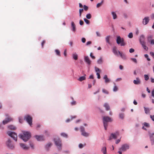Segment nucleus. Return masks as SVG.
I'll return each mask as SVG.
<instances>
[{
	"instance_id": "1",
	"label": "nucleus",
	"mask_w": 154,
	"mask_h": 154,
	"mask_svg": "<svg viewBox=\"0 0 154 154\" xmlns=\"http://www.w3.org/2000/svg\"><path fill=\"white\" fill-rule=\"evenodd\" d=\"M19 137L25 142L28 140L31 137L30 133L28 131H23V134H20Z\"/></svg>"
},
{
	"instance_id": "2",
	"label": "nucleus",
	"mask_w": 154,
	"mask_h": 154,
	"mask_svg": "<svg viewBox=\"0 0 154 154\" xmlns=\"http://www.w3.org/2000/svg\"><path fill=\"white\" fill-rule=\"evenodd\" d=\"M103 122L105 129L107 130L108 126V122H111L112 121V119L108 116H103L102 117Z\"/></svg>"
},
{
	"instance_id": "3",
	"label": "nucleus",
	"mask_w": 154,
	"mask_h": 154,
	"mask_svg": "<svg viewBox=\"0 0 154 154\" xmlns=\"http://www.w3.org/2000/svg\"><path fill=\"white\" fill-rule=\"evenodd\" d=\"M55 144L58 149L60 150L62 148V141L59 138H55L54 139Z\"/></svg>"
},
{
	"instance_id": "4",
	"label": "nucleus",
	"mask_w": 154,
	"mask_h": 154,
	"mask_svg": "<svg viewBox=\"0 0 154 154\" xmlns=\"http://www.w3.org/2000/svg\"><path fill=\"white\" fill-rule=\"evenodd\" d=\"M116 41L118 45H120L121 46H125L126 45L124 39L119 36H117Z\"/></svg>"
},
{
	"instance_id": "5",
	"label": "nucleus",
	"mask_w": 154,
	"mask_h": 154,
	"mask_svg": "<svg viewBox=\"0 0 154 154\" xmlns=\"http://www.w3.org/2000/svg\"><path fill=\"white\" fill-rule=\"evenodd\" d=\"M24 119L31 126L32 125V118L31 116L29 115H27L24 117Z\"/></svg>"
},
{
	"instance_id": "6",
	"label": "nucleus",
	"mask_w": 154,
	"mask_h": 154,
	"mask_svg": "<svg viewBox=\"0 0 154 154\" xmlns=\"http://www.w3.org/2000/svg\"><path fill=\"white\" fill-rule=\"evenodd\" d=\"M148 134L151 145L152 146H153L154 145V132L149 131Z\"/></svg>"
},
{
	"instance_id": "7",
	"label": "nucleus",
	"mask_w": 154,
	"mask_h": 154,
	"mask_svg": "<svg viewBox=\"0 0 154 154\" xmlns=\"http://www.w3.org/2000/svg\"><path fill=\"white\" fill-rule=\"evenodd\" d=\"M8 135L10 136L15 141L17 140V134L15 132L8 131L7 132Z\"/></svg>"
},
{
	"instance_id": "8",
	"label": "nucleus",
	"mask_w": 154,
	"mask_h": 154,
	"mask_svg": "<svg viewBox=\"0 0 154 154\" xmlns=\"http://www.w3.org/2000/svg\"><path fill=\"white\" fill-rule=\"evenodd\" d=\"M80 129L82 135L85 137H88L89 136V134L85 131V128L83 126H80Z\"/></svg>"
},
{
	"instance_id": "9",
	"label": "nucleus",
	"mask_w": 154,
	"mask_h": 154,
	"mask_svg": "<svg viewBox=\"0 0 154 154\" xmlns=\"http://www.w3.org/2000/svg\"><path fill=\"white\" fill-rule=\"evenodd\" d=\"M6 145L9 149H13L15 147L14 144L9 139H8L6 142Z\"/></svg>"
},
{
	"instance_id": "10",
	"label": "nucleus",
	"mask_w": 154,
	"mask_h": 154,
	"mask_svg": "<svg viewBox=\"0 0 154 154\" xmlns=\"http://www.w3.org/2000/svg\"><path fill=\"white\" fill-rule=\"evenodd\" d=\"M130 146L129 144L125 143L122 145L119 150L122 151H125L129 149Z\"/></svg>"
},
{
	"instance_id": "11",
	"label": "nucleus",
	"mask_w": 154,
	"mask_h": 154,
	"mask_svg": "<svg viewBox=\"0 0 154 154\" xmlns=\"http://www.w3.org/2000/svg\"><path fill=\"white\" fill-rule=\"evenodd\" d=\"M119 134V132L117 131L114 133H112L109 136L108 140H111L112 138L114 139H116L117 138V136H118Z\"/></svg>"
},
{
	"instance_id": "12",
	"label": "nucleus",
	"mask_w": 154,
	"mask_h": 154,
	"mask_svg": "<svg viewBox=\"0 0 154 154\" xmlns=\"http://www.w3.org/2000/svg\"><path fill=\"white\" fill-rule=\"evenodd\" d=\"M150 20L149 17L146 16L142 19V23L143 25H147L149 22Z\"/></svg>"
},
{
	"instance_id": "13",
	"label": "nucleus",
	"mask_w": 154,
	"mask_h": 154,
	"mask_svg": "<svg viewBox=\"0 0 154 154\" xmlns=\"http://www.w3.org/2000/svg\"><path fill=\"white\" fill-rule=\"evenodd\" d=\"M13 120V119L10 117L8 116L3 121L2 123L4 125H6Z\"/></svg>"
},
{
	"instance_id": "14",
	"label": "nucleus",
	"mask_w": 154,
	"mask_h": 154,
	"mask_svg": "<svg viewBox=\"0 0 154 154\" xmlns=\"http://www.w3.org/2000/svg\"><path fill=\"white\" fill-rule=\"evenodd\" d=\"M112 51L114 55L117 56H119V54L120 53V51L117 50L116 47L115 46L112 48Z\"/></svg>"
},
{
	"instance_id": "15",
	"label": "nucleus",
	"mask_w": 154,
	"mask_h": 154,
	"mask_svg": "<svg viewBox=\"0 0 154 154\" xmlns=\"http://www.w3.org/2000/svg\"><path fill=\"white\" fill-rule=\"evenodd\" d=\"M20 146L21 149L24 150H27L29 148L28 146L23 143H20Z\"/></svg>"
},
{
	"instance_id": "16",
	"label": "nucleus",
	"mask_w": 154,
	"mask_h": 154,
	"mask_svg": "<svg viewBox=\"0 0 154 154\" xmlns=\"http://www.w3.org/2000/svg\"><path fill=\"white\" fill-rule=\"evenodd\" d=\"M84 60L85 62L88 65H90L91 63V60L88 56H85L84 57Z\"/></svg>"
},
{
	"instance_id": "17",
	"label": "nucleus",
	"mask_w": 154,
	"mask_h": 154,
	"mask_svg": "<svg viewBox=\"0 0 154 154\" xmlns=\"http://www.w3.org/2000/svg\"><path fill=\"white\" fill-rule=\"evenodd\" d=\"M141 80L138 77L136 78V79L133 81V83L136 85H139L141 84Z\"/></svg>"
},
{
	"instance_id": "18",
	"label": "nucleus",
	"mask_w": 154,
	"mask_h": 154,
	"mask_svg": "<svg viewBox=\"0 0 154 154\" xmlns=\"http://www.w3.org/2000/svg\"><path fill=\"white\" fill-rule=\"evenodd\" d=\"M35 137L36 140L38 141H41L44 140V138L43 136L35 135Z\"/></svg>"
},
{
	"instance_id": "19",
	"label": "nucleus",
	"mask_w": 154,
	"mask_h": 154,
	"mask_svg": "<svg viewBox=\"0 0 154 154\" xmlns=\"http://www.w3.org/2000/svg\"><path fill=\"white\" fill-rule=\"evenodd\" d=\"M52 145V143L50 142L48 143L45 144V149L47 151H49Z\"/></svg>"
},
{
	"instance_id": "20",
	"label": "nucleus",
	"mask_w": 154,
	"mask_h": 154,
	"mask_svg": "<svg viewBox=\"0 0 154 154\" xmlns=\"http://www.w3.org/2000/svg\"><path fill=\"white\" fill-rule=\"evenodd\" d=\"M103 79L104 80V82L106 84L109 83L110 82V80L108 78L107 75H104Z\"/></svg>"
},
{
	"instance_id": "21",
	"label": "nucleus",
	"mask_w": 154,
	"mask_h": 154,
	"mask_svg": "<svg viewBox=\"0 0 154 154\" xmlns=\"http://www.w3.org/2000/svg\"><path fill=\"white\" fill-rule=\"evenodd\" d=\"M143 108L144 109L145 113L146 114H149L151 109L149 108L146 107L145 106H144Z\"/></svg>"
},
{
	"instance_id": "22",
	"label": "nucleus",
	"mask_w": 154,
	"mask_h": 154,
	"mask_svg": "<svg viewBox=\"0 0 154 154\" xmlns=\"http://www.w3.org/2000/svg\"><path fill=\"white\" fill-rule=\"evenodd\" d=\"M111 14L112 16L113 19V20H116L117 18L118 17L116 12L114 11H112L111 12Z\"/></svg>"
},
{
	"instance_id": "23",
	"label": "nucleus",
	"mask_w": 154,
	"mask_h": 154,
	"mask_svg": "<svg viewBox=\"0 0 154 154\" xmlns=\"http://www.w3.org/2000/svg\"><path fill=\"white\" fill-rule=\"evenodd\" d=\"M103 106L105 108L106 110L108 111L110 109L109 104L107 103H105L103 105Z\"/></svg>"
},
{
	"instance_id": "24",
	"label": "nucleus",
	"mask_w": 154,
	"mask_h": 154,
	"mask_svg": "<svg viewBox=\"0 0 154 154\" xmlns=\"http://www.w3.org/2000/svg\"><path fill=\"white\" fill-rule=\"evenodd\" d=\"M71 27H72V30L73 32H75L76 30L75 25L73 22H71Z\"/></svg>"
},
{
	"instance_id": "25",
	"label": "nucleus",
	"mask_w": 154,
	"mask_h": 154,
	"mask_svg": "<svg viewBox=\"0 0 154 154\" xmlns=\"http://www.w3.org/2000/svg\"><path fill=\"white\" fill-rule=\"evenodd\" d=\"M103 62V60L102 57H100V58L97 60V63L98 64H101Z\"/></svg>"
},
{
	"instance_id": "26",
	"label": "nucleus",
	"mask_w": 154,
	"mask_h": 154,
	"mask_svg": "<svg viewBox=\"0 0 154 154\" xmlns=\"http://www.w3.org/2000/svg\"><path fill=\"white\" fill-rule=\"evenodd\" d=\"M110 38V36L109 35H107L105 37V40L106 42H107L109 44H110V43L109 41Z\"/></svg>"
},
{
	"instance_id": "27",
	"label": "nucleus",
	"mask_w": 154,
	"mask_h": 154,
	"mask_svg": "<svg viewBox=\"0 0 154 154\" xmlns=\"http://www.w3.org/2000/svg\"><path fill=\"white\" fill-rule=\"evenodd\" d=\"M78 54L76 52H74L72 54V57L75 60H76L78 59Z\"/></svg>"
},
{
	"instance_id": "28",
	"label": "nucleus",
	"mask_w": 154,
	"mask_h": 154,
	"mask_svg": "<svg viewBox=\"0 0 154 154\" xmlns=\"http://www.w3.org/2000/svg\"><path fill=\"white\" fill-rule=\"evenodd\" d=\"M85 76L86 74H85L84 76L80 77L78 80L80 82L85 80L86 79Z\"/></svg>"
},
{
	"instance_id": "29",
	"label": "nucleus",
	"mask_w": 154,
	"mask_h": 154,
	"mask_svg": "<svg viewBox=\"0 0 154 154\" xmlns=\"http://www.w3.org/2000/svg\"><path fill=\"white\" fill-rule=\"evenodd\" d=\"M101 151L103 154H106V147H103L101 149Z\"/></svg>"
},
{
	"instance_id": "30",
	"label": "nucleus",
	"mask_w": 154,
	"mask_h": 154,
	"mask_svg": "<svg viewBox=\"0 0 154 154\" xmlns=\"http://www.w3.org/2000/svg\"><path fill=\"white\" fill-rule=\"evenodd\" d=\"M119 55L122 59L124 60L126 59V57L125 55V54L120 52V53L119 54Z\"/></svg>"
},
{
	"instance_id": "31",
	"label": "nucleus",
	"mask_w": 154,
	"mask_h": 154,
	"mask_svg": "<svg viewBox=\"0 0 154 154\" xmlns=\"http://www.w3.org/2000/svg\"><path fill=\"white\" fill-rule=\"evenodd\" d=\"M114 85L113 89V91L114 92H116L118 90V88L116 85V84L115 83H114Z\"/></svg>"
},
{
	"instance_id": "32",
	"label": "nucleus",
	"mask_w": 154,
	"mask_h": 154,
	"mask_svg": "<svg viewBox=\"0 0 154 154\" xmlns=\"http://www.w3.org/2000/svg\"><path fill=\"white\" fill-rule=\"evenodd\" d=\"M60 135L61 136L64 137H65L66 138L68 137V135L67 134L64 132L61 133L60 134Z\"/></svg>"
},
{
	"instance_id": "33",
	"label": "nucleus",
	"mask_w": 154,
	"mask_h": 154,
	"mask_svg": "<svg viewBox=\"0 0 154 154\" xmlns=\"http://www.w3.org/2000/svg\"><path fill=\"white\" fill-rule=\"evenodd\" d=\"M103 0H102V1H101V2L100 3H97V6H96L97 8H98L99 7H100V6H101L102 5V4L103 3Z\"/></svg>"
},
{
	"instance_id": "34",
	"label": "nucleus",
	"mask_w": 154,
	"mask_h": 154,
	"mask_svg": "<svg viewBox=\"0 0 154 154\" xmlns=\"http://www.w3.org/2000/svg\"><path fill=\"white\" fill-rule=\"evenodd\" d=\"M119 118L122 119H123L124 118V113H119Z\"/></svg>"
},
{
	"instance_id": "35",
	"label": "nucleus",
	"mask_w": 154,
	"mask_h": 154,
	"mask_svg": "<svg viewBox=\"0 0 154 154\" xmlns=\"http://www.w3.org/2000/svg\"><path fill=\"white\" fill-rule=\"evenodd\" d=\"M76 118V116H71V119H67L66 120V122H69L70 121L72 120L73 119H75Z\"/></svg>"
},
{
	"instance_id": "36",
	"label": "nucleus",
	"mask_w": 154,
	"mask_h": 154,
	"mask_svg": "<svg viewBox=\"0 0 154 154\" xmlns=\"http://www.w3.org/2000/svg\"><path fill=\"white\" fill-rule=\"evenodd\" d=\"M8 128L14 130L16 128L13 125H10L8 126Z\"/></svg>"
},
{
	"instance_id": "37",
	"label": "nucleus",
	"mask_w": 154,
	"mask_h": 154,
	"mask_svg": "<svg viewBox=\"0 0 154 154\" xmlns=\"http://www.w3.org/2000/svg\"><path fill=\"white\" fill-rule=\"evenodd\" d=\"M144 38H145V36L144 35H141L140 36V39H139L140 41H144Z\"/></svg>"
},
{
	"instance_id": "38",
	"label": "nucleus",
	"mask_w": 154,
	"mask_h": 154,
	"mask_svg": "<svg viewBox=\"0 0 154 154\" xmlns=\"http://www.w3.org/2000/svg\"><path fill=\"white\" fill-rule=\"evenodd\" d=\"M102 91L103 93H104L105 94H108L109 93V92L107 91L104 88H103L102 89Z\"/></svg>"
},
{
	"instance_id": "39",
	"label": "nucleus",
	"mask_w": 154,
	"mask_h": 154,
	"mask_svg": "<svg viewBox=\"0 0 154 154\" xmlns=\"http://www.w3.org/2000/svg\"><path fill=\"white\" fill-rule=\"evenodd\" d=\"M143 125L145 127H149V123H146V122H144L143 124Z\"/></svg>"
},
{
	"instance_id": "40",
	"label": "nucleus",
	"mask_w": 154,
	"mask_h": 154,
	"mask_svg": "<svg viewBox=\"0 0 154 154\" xmlns=\"http://www.w3.org/2000/svg\"><path fill=\"white\" fill-rule=\"evenodd\" d=\"M55 51L56 52V54L57 55L59 56H60V51L57 49H56L55 50Z\"/></svg>"
},
{
	"instance_id": "41",
	"label": "nucleus",
	"mask_w": 154,
	"mask_h": 154,
	"mask_svg": "<svg viewBox=\"0 0 154 154\" xmlns=\"http://www.w3.org/2000/svg\"><path fill=\"white\" fill-rule=\"evenodd\" d=\"M94 68L95 71L97 73L99 72H99H100L101 71L98 68H97L96 67H95Z\"/></svg>"
},
{
	"instance_id": "42",
	"label": "nucleus",
	"mask_w": 154,
	"mask_h": 154,
	"mask_svg": "<svg viewBox=\"0 0 154 154\" xmlns=\"http://www.w3.org/2000/svg\"><path fill=\"white\" fill-rule=\"evenodd\" d=\"M70 104L72 106L75 105L76 104V102L74 100H72L70 103Z\"/></svg>"
},
{
	"instance_id": "43",
	"label": "nucleus",
	"mask_w": 154,
	"mask_h": 154,
	"mask_svg": "<svg viewBox=\"0 0 154 154\" xmlns=\"http://www.w3.org/2000/svg\"><path fill=\"white\" fill-rule=\"evenodd\" d=\"M86 17L87 19H90L91 17V15L90 14H88L86 15Z\"/></svg>"
},
{
	"instance_id": "44",
	"label": "nucleus",
	"mask_w": 154,
	"mask_h": 154,
	"mask_svg": "<svg viewBox=\"0 0 154 154\" xmlns=\"http://www.w3.org/2000/svg\"><path fill=\"white\" fill-rule=\"evenodd\" d=\"M128 37L129 38H131L133 37V34L132 32H130L129 33Z\"/></svg>"
},
{
	"instance_id": "45",
	"label": "nucleus",
	"mask_w": 154,
	"mask_h": 154,
	"mask_svg": "<svg viewBox=\"0 0 154 154\" xmlns=\"http://www.w3.org/2000/svg\"><path fill=\"white\" fill-rule=\"evenodd\" d=\"M84 20L85 22L87 24H89L90 23V22L89 20L86 18H84Z\"/></svg>"
},
{
	"instance_id": "46",
	"label": "nucleus",
	"mask_w": 154,
	"mask_h": 154,
	"mask_svg": "<svg viewBox=\"0 0 154 154\" xmlns=\"http://www.w3.org/2000/svg\"><path fill=\"white\" fill-rule=\"evenodd\" d=\"M145 80L146 81L148 80L149 79V76L147 75H144Z\"/></svg>"
},
{
	"instance_id": "47",
	"label": "nucleus",
	"mask_w": 154,
	"mask_h": 154,
	"mask_svg": "<svg viewBox=\"0 0 154 154\" xmlns=\"http://www.w3.org/2000/svg\"><path fill=\"white\" fill-rule=\"evenodd\" d=\"M131 59L135 63H137V60L136 58H131Z\"/></svg>"
},
{
	"instance_id": "48",
	"label": "nucleus",
	"mask_w": 154,
	"mask_h": 154,
	"mask_svg": "<svg viewBox=\"0 0 154 154\" xmlns=\"http://www.w3.org/2000/svg\"><path fill=\"white\" fill-rule=\"evenodd\" d=\"M4 124H3V123H0V129H4Z\"/></svg>"
},
{
	"instance_id": "49",
	"label": "nucleus",
	"mask_w": 154,
	"mask_h": 154,
	"mask_svg": "<svg viewBox=\"0 0 154 154\" xmlns=\"http://www.w3.org/2000/svg\"><path fill=\"white\" fill-rule=\"evenodd\" d=\"M145 57L147 58V59L148 61H150V58H149L148 55L147 54H145L144 55Z\"/></svg>"
},
{
	"instance_id": "50",
	"label": "nucleus",
	"mask_w": 154,
	"mask_h": 154,
	"mask_svg": "<svg viewBox=\"0 0 154 154\" xmlns=\"http://www.w3.org/2000/svg\"><path fill=\"white\" fill-rule=\"evenodd\" d=\"M124 17L125 19H127L128 17V15L126 13H124L123 14Z\"/></svg>"
},
{
	"instance_id": "51",
	"label": "nucleus",
	"mask_w": 154,
	"mask_h": 154,
	"mask_svg": "<svg viewBox=\"0 0 154 154\" xmlns=\"http://www.w3.org/2000/svg\"><path fill=\"white\" fill-rule=\"evenodd\" d=\"M83 8L85 11H86L88 9V7L86 5H84L83 6Z\"/></svg>"
},
{
	"instance_id": "52",
	"label": "nucleus",
	"mask_w": 154,
	"mask_h": 154,
	"mask_svg": "<svg viewBox=\"0 0 154 154\" xmlns=\"http://www.w3.org/2000/svg\"><path fill=\"white\" fill-rule=\"evenodd\" d=\"M19 121L20 123H22L23 122V120L21 117H19L18 118Z\"/></svg>"
},
{
	"instance_id": "53",
	"label": "nucleus",
	"mask_w": 154,
	"mask_h": 154,
	"mask_svg": "<svg viewBox=\"0 0 154 154\" xmlns=\"http://www.w3.org/2000/svg\"><path fill=\"white\" fill-rule=\"evenodd\" d=\"M152 37L151 36H149L147 37V40L149 42L152 39Z\"/></svg>"
},
{
	"instance_id": "54",
	"label": "nucleus",
	"mask_w": 154,
	"mask_h": 154,
	"mask_svg": "<svg viewBox=\"0 0 154 154\" xmlns=\"http://www.w3.org/2000/svg\"><path fill=\"white\" fill-rule=\"evenodd\" d=\"M140 41L142 46L145 45V42L144 41Z\"/></svg>"
},
{
	"instance_id": "55",
	"label": "nucleus",
	"mask_w": 154,
	"mask_h": 154,
	"mask_svg": "<svg viewBox=\"0 0 154 154\" xmlns=\"http://www.w3.org/2000/svg\"><path fill=\"white\" fill-rule=\"evenodd\" d=\"M143 48L146 51H147L148 49V48L145 45L142 46Z\"/></svg>"
},
{
	"instance_id": "56",
	"label": "nucleus",
	"mask_w": 154,
	"mask_h": 154,
	"mask_svg": "<svg viewBox=\"0 0 154 154\" xmlns=\"http://www.w3.org/2000/svg\"><path fill=\"white\" fill-rule=\"evenodd\" d=\"M134 50L132 48H131L129 49V51L130 53H132L134 52Z\"/></svg>"
},
{
	"instance_id": "57",
	"label": "nucleus",
	"mask_w": 154,
	"mask_h": 154,
	"mask_svg": "<svg viewBox=\"0 0 154 154\" xmlns=\"http://www.w3.org/2000/svg\"><path fill=\"white\" fill-rule=\"evenodd\" d=\"M97 36L98 37H100L101 36V34H100L97 31L96 32Z\"/></svg>"
},
{
	"instance_id": "58",
	"label": "nucleus",
	"mask_w": 154,
	"mask_h": 154,
	"mask_svg": "<svg viewBox=\"0 0 154 154\" xmlns=\"http://www.w3.org/2000/svg\"><path fill=\"white\" fill-rule=\"evenodd\" d=\"M82 42L83 43H84L86 42V39L85 38H82Z\"/></svg>"
},
{
	"instance_id": "59",
	"label": "nucleus",
	"mask_w": 154,
	"mask_h": 154,
	"mask_svg": "<svg viewBox=\"0 0 154 154\" xmlns=\"http://www.w3.org/2000/svg\"><path fill=\"white\" fill-rule=\"evenodd\" d=\"M96 75H97V78L98 79H100V76L99 72H97L96 73Z\"/></svg>"
},
{
	"instance_id": "60",
	"label": "nucleus",
	"mask_w": 154,
	"mask_h": 154,
	"mask_svg": "<svg viewBox=\"0 0 154 154\" xmlns=\"http://www.w3.org/2000/svg\"><path fill=\"white\" fill-rule=\"evenodd\" d=\"M91 41H88L86 43V46H88V45L91 44Z\"/></svg>"
},
{
	"instance_id": "61",
	"label": "nucleus",
	"mask_w": 154,
	"mask_h": 154,
	"mask_svg": "<svg viewBox=\"0 0 154 154\" xmlns=\"http://www.w3.org/2000/svg\"><path fill=\"white\" fill-rule=\"evenodd\" d=\"M149 42H150L151 44L152 45H154V39L151 40Z\"/></svg>"
},
{
	"instance_id": "62",
	"label": "nucleus",
	"mask_w": 154,
	"mask_h": 154,
	"mask_svg": "<svg viewBox=\"0 0 154 154\" xmlns=\"http://www.w3.org/2000/svg\"><path fill=\"white\" fill-rule=\"evenodd\" d=\"M150 17L152 19H154V13H152L150 15Z\"/></svg>"
},
{
	"instance_id": "63",
	"label": "nucleus",
	"mask_w": 154,
	"mask_h": 154,
	"mask_svg": "<svg viewBox=\"0 0 154 154\" xmlns=\"http://www.w3.org/2000/svg\"><path fill=\"white\" fill-rule=\"evenodd\" d=\"M152 96L154 98V89H153L151 92Z\"/></svg>"
},
{
	"instance_id": "64",
	"label": "nucleus",
	"mask_w": 154,
	"mask_h": 154,
	"mask_svg": "<svg viewBox=\"0 0 154 154\" xmlns=\"http://www.w3.org/2000/svg\"><path fill=\"white\" fill-rule=\"evenodd\" d=\"M150 118L153 121H154V115L153 116H150Z\"/></svg>"
}]
</instances>
